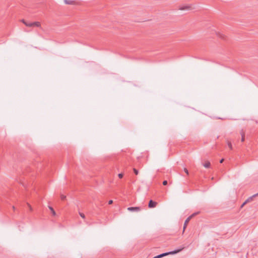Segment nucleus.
<instances>
[{
  "label": "nucleus",
  "instance_id": "f257e3e1",
  "mask_svg": "<svg viewBox=\"0 0 258 258\" xmlns=\"http://www.w3.org/2000/svg\"><path fill=\"white\" fill-rule=\"evenodd\" d=\"M21 21L28 27H38L41 28V25L40 22L38 21H35L33 22H30L26 21L25 20L22 19Z\"/></svg>",
  "mask_w": 258,
  "mask_h": 258
},
{
  "label": "nucleus",
  "instance_id": "f03ea898",
  "mask_svg": "<svg viewBox=\"0 0 258 258\" xmlns=\"http://www.w3.org/2000/svg\"><path fill=\"white\" fill-rule=\"evenodd\" d=\"M180 251V249L179 250H175V251H171V252H167V253H162L161 254H160V255H158L157 256H156L155 257H154L153 258H161V257H162L164 256H166V255H169V254H175L178 252H179Z\"/></svg>",
  "mask_w": 258,
  "mask_h": 258
},
{
  "label": "nucleus",
  "instance_id": "7ed1b4c3",
  "mask_svg": "<svg viewBox=\"0 0 258 258\" xmlns=\"http://www.w3.org/2000/svg\"><path fill=\"white\" fill-rule=\"evenodd\" d=\"M157 204V202L150 200L149 203L148 207L149 208H154L156 207Z\"/></svg>",
  "mask_w": 258,
  "mask_h": 258
},
{
  "label": "nucleus",
  "instance_id": "20e7f679",
  "mask_svg": "<svg viewBox=\"0 0 258 258\" xmlns=\"http://www.w3.org/2000/svg\"><path fill=\"white\" fill-rule=\"evenodd\" d=\"M127 210L131 212H138L141 211V208L139 207H129L127 208Z\"/></svg>",
  "mask_w": 258,
  "mask_h": 258
},
{
  "label": "nucleus",
  "instance_id": "39448f33",
  "mask_svg": "<svg viewBox=\"0 0 258 258\" xmlns=\"http://www.w3.org/2000/svg\"><path fill=\"white\" fill-rule=\"evenodd\" d=\"M258 195V193L257 194H255L254 195H253L252 197H249V198H248L243 203V204L241 205V207H243L248 202H249L250 201H251L253 199V197H254Z\"/></svg>",
  "mask_w": 258,
  "mask_h": 258
},
{
  "label": "nucleus",
  "instance_id": "423d86ee",
  "mask_svg": "<svg viewBox=\"0 0 258 258\" xmlns=\"http://www.w3.org/2000/svg\"><path fill=\"white\" fill-rule=\"evenodd\" d=\"M192 9L190 6H184L180 7L179 10H190Z\"/></svg>",
  "mask_w": 258,
  "mask_h": 258
},
{
  "label": "nucleus",
  "instance_id": "0eeeda50",
  "mask_svg": "<svg viewBox=\"0 0 258 258\" xmlns=\"http://www.w3.org/2000/svg\"><path fill=\"white\" fill-rule=\"evenodd\" d=\"M192 218V216H189L187 219L185 221V222H184V226H183V231L185 230L189 221H190V220Z\"/></svg>",
  "mask_w": 258,
  "mask_h": 258
},
{
  "label": "nucleus",
  "instance_id": "6e6552de",
  "mask_svg": "<svg viewBox=\"0 0 258 258\" xmlns=\"http://www.w3.org/2000/svg\"><path fill=\"white\" fill-rule=\"evenodd\" d=\"M203 165L204 167L208 168L210 167L211 163L209 161H205L203 162Z\"/></svg>",
  "mask_w": 258,
  "mask_h": 258
},
{
  "label": "nucleus",
  "instance_id": "1a4fd4ad",
  "mask_svg": "<svg viewBox=\"0 0 258 258\" xmlns=\"http://www.w3.org/2000/svg\"><path fill=\"white\" fill-rule=\"evenodd\" d=\"M227 145H228V147L229 148V149L230 150H232L233 148H232V146L231 143L230 141H227Z\"/></svg>",
  "mask_w": 258,
  "mask_h": 258
},
{
  "label": "nucleus",
  "instance_id": "9d476101",
  "mask_svg": "<svg viewBox=\"0 0 258 258\" xmlns=\"http://www.w3.org/2000/svg\"><path fill=\"white\" fill-rule=\"evenodd\" d=\"M245 140L244 134L243 133L241 134V142H244Z\"/></svg>",
  "mask_w": 258,
  "mask_h": 258
},
{
  "label": "nucleus",
  "instance_id": "9b49d317",
  "mask_svg": "<svg viewBox=\"0 0 258 258\" xmlns=\"http://www.w3.org/2000/svg\"><path fill=\"white\" fill-rule=\"evenodd\" d=\"M60 198H61V200H64L66 199V196L63 195H61Z\"/></svg>",
  "mask_w": 258,
  "mask_h": 258
},
{
  "label": "nucleus",
  "instance_id": "f8f14e48",
  "mask_svg": "<svg viewBox=\"0 0 258 258\" xmlns=\"http://www.w3.org/2000/svg\"><path fill=\"white\" fill-rule=\"evenodd\" d=\"M49 209H50V210H51V212H52V214H53V215H55V211H54V210L53 209V208H51V207H49Z\"/></svg>",
  "mask_w": 258,
  "mask_h": 258
},
{
  "label": "nucleus",
  "instance_id": "ddd939ff",
  "mask_svg": "<svg viewBox=\"0 0 258 258\" xmlns=\"http://www.w3.org/2000/svg\"><path fill=\"white\" fill-rule=\"evenodd\" d=\"M133 171L134 172V173L136 174V175H138L139 174V171L138 170H137L136 168H134L133 169Z\"/></svg>",
  "mask_w": 258,
  "mask_h": 258
},
{
  "label": "nucleus",
  "instance_id": "4468645a",
  "mask_svg": "<svg viewBox=\"0 0 258 258\" xmlns=\"http://www.w3.org/2000/svg\"><path fill=\"white\" fill-rule=\"evenodd\" d=\"M79 214L82 218L84 219L85 218V215L83 213H80Z\"/></svg>",
  "mask_w": 258,
  "mask_h": 258
},
{
  "label": "nucleus",
  "instance_id": "2eb2a0df",
  "mask_svg": "<svg viewBox=\"0 0 258 258\" xmlns=\"http://www.w3.org/2000/svg\"><path fill=\"white\" fill-rule=\"evenodd\" d=\"M184 171L187 175H188V171L186 168H184Z\"/></svg>",
  "mask_w": 258,
  "mask_h": 258
},
{
  "label": "nucleus",
  "instance_id": "dca6fc26",
  "mask_svg": "<svg viewBox=\"0 0 258 258\" xmlns=\"http://www.w3.org/2000/svg\"><path fill=\"white\" fill-rule=\"evenodd\" d=\"M118 177L120 178H122L123 177V174L122 173H119L118 175Z\"/></svg>",
  "mask_w": 258,
  "mask_h": 258
},
{
  "label": "nucleus",
  "instance_id": "f3484780",
  "mask_svg": "<svg viewBox=\"0 0 258 258\" xmlns=\"http://www.w3.org/2000/svg\"><path fill=\"white\" fill-rule=\"evenodd\" d=\"M28 206L29 207V208L30 211H32L33 210V209H32V207L31 206V205L30 204H28Z\"/></svg>",
  "mask_w": 258,
  "mask_h": 258
},
{
  "label": "nucleus",
  "instance_id": "a211bd4d",
  "mask_svg": "<svg viewBox=\"0 0 258 258\" xmlns=\"http://www.w3.org/2000/svg\"><path fill=\"white\" fill-rule=\"evenodd\" d=\"M163 184L164 185H166L167 184V181L166 180H164L163 182Z\"/></svg>",
  "mask_w": 258,
  "mask_h": 258
},
{
  "label": "nucleus",
  "instance_id": "6ab92c4d",
  "mask_svg": "<svg viewBox=\"0 0 258 258\" xmlns=\"http://www.w3.org/2000/svg\"><path fill=\"white\" fill-rule=\"evenodd\" d=\"M112 203H113L112 200H110V201H109V202H108V204H109V205L112 204Z\"/></svg>",
  "mask_w": 258,
  "mask_h": 258
},
{
  "label": "nucleus",
  "instance_id": "aec40b11",
  "mask_svg": "<svg viewBox=\"0 0 258 258\" xmlns=\"http://www.w3.org/2000/svg\"><path fill=\"white\" fill-rule=\"evenodd\" d=\"M197 214V213H194L193 214H192L191 215H190V216H192V218L194 217L195 216H196V215Z\"/></svg>",
  "mask_w": 258,
  "mask_h": 258
},
{
  "label": "nucleus",
  "instance_id": "412c9836",
  "mask_svg": "<svg viewBox=\"0 0 258 258\" xmlns=\"http://www.w3.org/2000/svg\"><path fill=\"white\" fill-rule=\"evenodd\" d=\"M223 161H224V159H222L220 161V162L221 163H223Z\"/></svg>",
  "mask_w": 258,
  "mask_h": 258
},
{
  "label": "nucleus",
  "instance_id": "4be33fe9",
  "mask_svg": "<svg viewBox=\"0 0 258 258\" xmlns=\"http://www.w3.org/2000/svg\"><path fill=\"white\" fill-rule=\"evenodd\" d=\"M15 207H14V206H13V210H15Z\"/></svg>",
  "mask_w": 258,
  "mask_h": 258
}]
</instances>
